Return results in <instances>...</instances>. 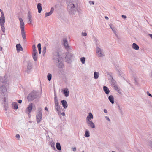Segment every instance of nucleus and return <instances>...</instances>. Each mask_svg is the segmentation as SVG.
<instances>
[{"label": "nucleus", "instance_id": "nucleus-2", "mask_svg": "<svg viewBox=\"0 0 152 152\" xmlns=\"http://www.w3.org/2000/svg\"><path fill=\"white\" fill-rule=\"evenodd\" d=\"M42 110L41 108H38V112L36 116L37 121L38 123L41 120L42 118Z\"/></svg>", "mask_w": 152, "mask_h": 152}, {"label": "nucleus", "instance_id": "nucleus-8", "mask_svg": "<svg viewBox=\"0 0 152 152\" xmlns=\"http://www.w3.org/2000/svg\"><path fill=\"white\" fill-rule=\"evenodd\" d=\"M96 53L99 57H102L103 56V54L101 50V49L99 48H97Z\"/></svg>", "mask_w": 152, "mask_h": 152}, {"label": "nucleus", "instance_id": "nucleus-31", "mask_svg": "<svg viewBox=\"0 0 152 152\" xmlns=\"http://www.w3.org/2000/svg\"><path fill=\"white\" fill-rule=\"evenodd\" d=\"M37 50H33L32 55H34L35 56V55H37Z\"/></svg>", "mask_w": 152, "mask_h": 152}, {"label": "nucleus", "instance_id": "nucleus-51", "mask_svg": "<svg viewBox=\"0 0 152 152\" xmlns=\"http://www.w3.org/2000/svg\"><path fill=\"white\" fill-rule=\"evenodd\" d=\"M117 88H118V87H115V89L116 90H118V89H117Z\"/></svg>", "mask_w": 152, "mask_h": 152}, {"label": "nucleus", "instance_id": "nucleus-45", "mask_svg": "<svg viewBox=\"0 0 152 152\" xmlns=\"http://www.w3.org/2000/svg\"><path fill=\"white\" fill-rule=\"evenodd\" d=\"M39 54H41V49H39Z\"/></svg>", "mask_w": 152, "mask_h": 152}, {"label": "nucleus", "instance_id": "nucleus-34", "mask_svg": "<svg viewBox=\"0 0 152 152\" xmlns=\"http://www.w3.org/2000/svg\"><path fill=\"white\" fill-rule=\"evenodd\" d=\"M37 48H38V50L41 49V44L40 43H39L38 44Z\"/></svg>", "mask_w": 152, "mask_h": 152}, {"label": "nucleus", "instance_id": "nucleus-20", "mask_svg": "<svg viewBox=\"0 0 152 152\" xmlns=\"http://www.w3.org/2000/svg\"><path fill=\"white\" fill-rule=\"evenodd\" d=\"M56 147L58 150H60L61 149V147L59 143L58 142L56 143Z\"/></svg>", "mask_w": 152, "mask_h": 152}, {"label": "nucleus", "instance_id": "nucleus-52", "mask_svg": "<svg viewBox=\"0 0 152 152\" xmlns=\"http://www.w3.org/2000/svg\"><path fill=\"white\" fill-rule=\"evenodd\" d=\"M2 50V48L1 47H0V50L1 51Z\"/></svg>", "mask_w": 152, "mask_h": 152}, {"label": "nucleus", "instance_id": "nucleus-25", "mask_svg": "<svg viewBox=\"0 0 152 152\" xmlns=\"http://www.w3.org/2000/svg\"><path fill=\"white\" fill-rule=\"evenodd\" d=\"M86 58L85 57H82L80 58V61L83 64L85 63Z\"/></svg>", "mask_w": 152, "mask_h": 152}, {"label": "nucleus", "instance_id": "nucleus-17", "mask_svg": "<svg viewBox=\"0 0 152 152\" xmlns=\"http://www.w3.org/2000/svg\"><path fill=\"white\" fill-rule=\"evenodd\" d=\"M56 58L58 59V62H60L62 58L60 57V56L59 54L58 53H56Z\"/></svg>", "mask_w": 152, "mask_h": 152}, {"label": "nucleus", "instance_id": "nucleus-36", "mask_svg": "<svg viewBox=\"0 0 152 152\" xmlns=\"http://www.w3.org/2000/svg\"><path fill=\"white\" fill-rule=\"evenodd\" d=\"M82 35L83 36H86L87 35V34L86 33H82Z\"/></svg>", "mask_w": 152, "mask_h": 152}, {"label": "nucleus", "instance_id": "nucleus-40", "mask_svg": "<svg viewBox=\"0 0 152 152\" xmlns=\"http://www.w3.org/2000/svg\"><path fill=\"white\" fill-rule=\"evenodd\" d=\"M16 137L17 138H20V136L19 134H17L16 136Z\"/></svg>", "mask_w": 152, "mask_h": 152}, {"label": "nucleus", "instance_id": "nucleus-19", "mask_svg": "<svg viewBox=\"0 0 152 152\" xmlns=\"http://www.w3.org/2000/svg\"><path fill=\"white\" fill-rule=\"evenodd\" d=\"M0 89L1 91H2V93H3L6 91L7 90L5 87L4 86H2L0 87Z\"/></svg>", "mask_w": 152, "mask_h": 152}, {"label": "nucleus", "instance_id": "nucleus-27", "mask_svg": "<svg viewBox=\"0 0 152 152\" xmlns=\"http://www.w3.org/2000/svg\"><path fill=\"white\" fill-rule=\"evenodd\" d=\"M52 13V12L51 11H50V12L48 13H45V17L48 16L50 15Z\"/></svg>", "mask_w": 152, "mask_h": 152}, {"label": "nucleus", "instance_id": "nucleus-1", "mask_svg": "<svg viewBox=\"0 0 152 152\" xmlns=\"http://www.w3.org/2000/svg\"><path fill=\"white\" fill-rule=\"evenodd\" d=\"M19 19L20 23V27L21 30L22 36L23 39H26V36L24 30V23L23 19L21 18H19Z\"/></svg>", "mask_w": 152, "mask_h": 152}, {"label": "nucleus", "instance_id": "nucleus-23", "mask_svg": "<svg viewBox=\"0 0 152 152\" xmlns=\"http://www.w3.org/2000/svg\"><path fill=\"white\" fill-rule=\"evenodd\" d=\"M52 77V75L51 74L49 73L48 75V79L49 81H50Z\"/></svg>", "mask_w": 152, "mask_h": 152}, {"label": "nucleus", "instance_id": "nucleus-46", "mask_svg": "<svg viewBox=\"0 0 152 152\" xmlns=\"http://www.w3.org/2000/svg\"><path fill=\"white\" fill-rule=\"evenodd\" d=\"M54 10V9L53 8H51V11L53 12V11Z\"/></svg>", "mask_w": 152, "mask_h": 152}, {"label": "nucleus", "instance_id": "nucleus-56", "mask_svg": "<svg viewBox=\"0 0 152 152\" xmlns=\"http://www.w3.org/2000/svg\"><path fill=\"white\" fill-rule=\"evenodd\" d=\"M112 152H115L114 151H112Z\"/></svg>", "mask_w": 152, "mask_h": 152}, {"label": "nucleus", "instance_id": "nucleus-38", "mask_svg": "<svg viewBox=\"0 0 152 152\" xmlns=\"http://www.w3.org/2000/svg\"><path fill=\"white\" fill-rule=\"evenodd\" d=\"M89 3L90 4H94V2L93 1H89Z\"/></svg>", "mask_w": 152, "mask_h": 152}, {"label": "nucleus", "instance_id": "nucleus-39", "mask_svg": "<svg viewBox=\"0 0 152 152\" xmlns=\"http://www.w3.org/2000/svg\"><path fill=\"white\" fill-rule=\"evenodd\" d=\"M147 93L148 96H150L151 97H152V96L151 94H150L148 92H147Z\"/></svg>", "mask_w": 152, "mask_h": 152}, {"label": "nucleus", "instance_id": "nucleus-28", "mask_svg": "<svg viewBox=\"0 0 152 152\" xmlns=\"http://www.w3.org/2000/svg\"><path fill=\"white\" fill-rule=\"evenodd\" d=\"M89 117V118H90V120L91 118L92 119L93 118V116L92 114L91 113H89V115L87 117Z\"/></svg>", "mask_w": 152, "mask_h": 152}, {"label": "nucleus", "instance_id": "nucleus-33", "mask_svg": "<svg viewBox=\"0 0 152 152\" xmlns=\"http://www.w3.org/2000/svg\"><path fill=\"white\" fill-rule=\"evenodd\" d=\"M117 88V89H118V90L117 91V92L118 93H119L120 94H121V90L120 89H119V88Z\"/></svg>", "mask_w": 152, "mask_h": 152}, {"label": "nucleus", "instance_id": "nucleus-55", "mask_svg": "<svg viewBox=\"0 0 152 152\" xmlns=\"http://www.w3.org/2000/svg\"><path fill=\"white\" fill-rule=\"evenodd\" d=\"M151 75L152 76V72H151Z\"/></svg>", "mask_w": 152, "mask_h": 152}, {"label": "nucleus", "instance_id": "nucleus-35", "mask_svg": "<svg viewBox=\"0 0 152 152\" xmlns=\"http://www.w3.org/2000/svg\"><path fill=\"white\" fill-rule=\"evenodd\" d=\"M33 50H36V47L35 45H33L32 46Z\"/></svg>", "mask_w": 152, "mask_h": 152}, {"label": "nucleus", "instance_id": "nucleus-53", "mask_svg": "<svg viewBox=\"0 0 152 152\" xmlns=\"http://www.w3.org/2000/svg\"><path fill=\"white\" fill-rule=\"evenodd\" d=\"M112 30H113V31L114 32H115V31H114V30H113V28H112Z\"/></svg>", "mask_w": 152, "mask_h": 152}, {"label": "nucleus", "instance_id": "nucleus-37", "mask_svg": "<svg viewBox=\"0 0 152 152\" xmlns=\"http://www.w3.org/2000/svg\"><path fill=\"white\" fill-rule=\"evenodd\" d=\"M122 17L124 19H126V16L124 15H122Z\"/></svg>", "mask_w": 152, "mask_h": 152}, {"label": "nucleus", "instance_id": "nucleus-48", "mask_svg": "<svg viewBox=\"0 0 152 152\" xmlns=\"http://www.w3.org/2000/svg\"><path fill=\"white\" fill-rule=\"evenodd\" d=\"M105 18L107 19V20H108V18L107 17V16H105Z\"/></svg>", "mask_w": 152, "mask_h": 152}, {"label": "nucleus", "instance_id": "nucleus-3", "mask_svg": "<svg viewBox=\"0 0 152 152\" xmlns=\"http://www.w3.org/2000/svg\"><path fill=\"white\" fill-rule=\"evenodd\" d=\"M32 103H30L25 110L26 112L27 113L29 114L31 112L32 108Z\"/></svg>", "mask_w": 152, "mask_h": 152}, {"label": "nucleus", "instance_id": "nucleus-50", "mask_svg": "<svg viewBox=\"0 0 152 152\" xmlns=\"http://www.w3.org/2000/svg\"><path fill=\"white\" fill-rule=\"evenodd\" d=\"M150 36L152 39V34H150Z\"/></svg>", "mask_w": 152, "mask_h": 152}, {"label": "nucleus", "instance_id": "nucleus-6", "mask_svg": "<svg viewBox=\"0 0 152 152\" xmlns=\"http://www.w3.org/2000/svg\"><path fill=\"white\" fill-rule=\"evenodd\" d=\"M5 17L4 13H2V15L0 17V24H4L5 22Z\"/></svg>", "mask_w": 152, "mask_h": 152}, {"label": "nucleus", "instance_id": "nucleus-15", "mask_svg": "<svg viewBox=\"0 0 152 152\" xmlns=\"http://www.w3.org/2000/svg\"><path fill=\"white\" fill-rule=\"evenodd\" d=\"M64 93L65 96L66 97H67L69 96V92L68 91L67 89H65L64 90Z\"/></svg>", "mask_w": 152, "mask_h": 152}, {"label": "nucleus", "instance_id": "nucleus-54", "mask_svg": "<svg viewBox=\"0 0 152 152\" xmlns=\"http://www.w3.org/2000/svg\"><path fill=\"white\" fill-rule=\"evenodd\" d=\"M107 119L108 120H109V118H107Z\"/></svg>", "mask_w": 152, "mask_h": 152}, {"label": "nucleus", "instance_id": "nucleus-22", "mask_svg": "<svg viewBox=\"0 0 152 152\" xmlns=\"http://www.w3.org/2000/svg\"><path fill=\"white\" fill-rule=\"evenodd\" d=\"M54 99L55 106L59 105V103L57 97L55 96Z\"/></svg>", "mask_w": 152, "mask_h": 152}, {"label": "nucleus", "instance_id": "nucleus-10", "mask_svg": "<svg viewBox=\"0 0 152 152\" xmlns=\"http://www.w3.org/2000/svg\"><path fill=\"white\" fill-rule=\"evenodd\" d=\"M103 90L104 92L107 94H108L110 92L108 88L106 86H104L103 87Z\"/></svg>", "mask_w": 152, "mask_h": 152}, {"label": "nucleus", "instance_id": "nucleus-11", "mask_svg": "<svg viewBox=\"0 0 152 152\" xmlns=\"http://www.w3.org/2000/svg\"><path fill=\"white\" fill-rule=\"evenodd\" d=\"M42 5L41 3H39L37 5V8L38 10V12L40 13L41 12L42 8Z\"/></svg>", "mask_w": 152, "mask_h": 152}, {"label": "nucleus", "instance_id": "nucleus-57", "mask_svg": "<svg viewBox=\"0 0 152 152\" xmlns=\"http://www.w3.org/2000/svg\"><path fill=\"white\" fill-rule=\"evenodd\" d=\"M82 152H84V151H83Z\"/></svg>", "mask_w": 152, "mask_h": 152}, {"label": "nucleus", "instance_id": "nucleus-24", "mask_svg": "<svg viewBox=\"0 0 152 152\" xmlns=\"http://www.w3.org/2000/svg\"><path fill=\"white\" fill-rule=\"evenodd\" d=\"M1 26V28L2 31L4 32L5 33V28L4 26V24H0Z\"/></svg>", "mask_w": 152, "mask_h": 152}, {"label": "nucleus", "instance_id": "nucleus-5", "mask_svg": "<svg viewBox=\"0 0 152 152\" xmlns=\"http://www.w3.org/2000/svg\"><path fill=\"white\" fill-rule=\"evenodd\" d=\"M67 5L68 6V9L71 10V11H72V10L75 8L74 5L71 2H68Z\"/></svg>", "mask_w": 152, "mask_h": 152}, {"label": "nucleus", "instance_id": "nucleus-12", "mask_svg": "<svg viewBox=\"0 0 152 152\" xmlns=\"http://www.w3.org/2000/svg\"><path fill=\"white\" fill-rule=\"evenodd\" d=\"M132 47L134 49L136 50H138L139 49V46L135 43L132 44Z\"/></svg>", "mask_w": 152, "mask_h": 152}, {"label": "nucleus", "instance_id": "nucleus-26", "mask_svg": "<svg viewBox=\"0 0 152 152\" xmlns=\"http://www.w3.org/2000/svg\"><path fill=\"white\" fill-rule=\"evenodd\" d=\"M85 135L86 137H89L90 136L89 133L88 131H86L85 132Z\"/></svg>", "mask_w": 152, "mask_h": 152}, {"label": "nucleus", "instance_id": "nucleus-7", "mask_svg": "<svg viewBox=\"0 0 152 152\" xmlns=\"http://www.w3.org/2000/svg\"><path fill=\"white\" fill-rule=\"evenodd\" d=\"M63 41H64V45L65 48L66 49L68 50V49L69 48V46L67 41L66 39H63Z\"/></svg>", "mask_w": 152, "mask_h": 152}, {"label": "nucleus", "instance_id": "nucleus-42", "mask_svg": "<svg viewBox=\"0 0 152 152\" xmlns=\"http://www.w3.org/2000/svg\"><path fill=\"white\" fill-rule=\"evenodd\" d=\"M22 102V101L21 100H19L18 101V102L19 103H21Z\"/></svg>", "mask_w": 152, "mask_h": 152}, {"label": "nucleus", "instance_id": "nucleus-21", "mask_svg": "<svg viewBox=\"0 0 152 152\" xmlns=\"http://www.w3.org/2000/svg\"><path fill=\"white\" fill-rule=\"evenodd\" d=\"M55 107L58 113H60V108L59 105L56 106H55Z\"/></svg>", "mask_w": 152, "mask_h": 152}, {"label": "nucleus", "instance_id": "nucleus-41", "mask_svg": "<svg viewBox=\"0 0 152 152\" xmlns=\"http://www.w3.org/2000/svg\"><path fill=\"white\" fill-rule=\"evenodd\" d=\"M72 149H73V151H76V148H72Z\"/></svg>", "mask_w": 152, "mask_h": 152}, {"label": "nucleus", "instance_id": "nucleus-43", "mask_svg": "<svg viewBox=\"0 0 152 152\" xmlns=\"http://www.w3.org/2000/svg\"><path fill=\"white\" fill-rule=\"evenodd\" d=\"M61 115L63 116H65V113L64 112H63L61 113Z\"/></svg>", "mask_w": 152, "mask_h": 152}, {"label": "nucleus", "instance_id": "nucleus-32", "mask_svg": "<svg viewBox=\"0 0 152 152\" xmlns=\"http://www.w3.org/2000/svg\"><path fill=\"white\" fill-rule=\"evenodd\" d=\"M31 96H32L31 94H29L28 96V99H30L31 100H32V99L31 98Z\"/></svg>", "mask_w": 152, "mask_h": 152}, {"label": "nucleus", "instance_id": "nucleus-9", "mask_svg": "<svg viewBox=\"0 0 152 152\" xmlns=\"http://www.w3.org/2000/svg\"><path fill=\"white\" fill-rule=\"evenodd\" d=\"M61 102L64 108L66 109L67 107L68 104L66 100H61Z\"/></svg>", "mask_w": 152, "mask_h": 152}, {"label": "nucleus", "instance_id": "nucleus-47", "mask_svg": "<svg viewBox=\"0 0 152 152\" xmlns=\"http://www.w3.org/2000/svg\"><path fill=\"white\" fill-rule=\"evenodd\" d=\"M45 110L48 111V108L47 107H45Z\"/></svg>", "mask_w": 152, "mask_h": 152}, {"label": "nucleus", "instance_id": "nucleus-49", "mask_svg": "<svg viewBox=\"0 0 152 152\" xmlns=\"http://www.w3.org/2000/svg\"><path fill=\"white\" fill-rule=\"evenodd\" d=\"M0 11L1 12V15H2V13H4L3 11H2V10H0Z\"/></svg>", "mask_w": 152, "mask_h": 152}, {"label": "nucleus", "instance_id": "nucleus-18", "mask_svg": "<svg viewBox=\"0 0 152 152\" xmlns=\"http://www.w3.org/2000/svg\"><path fill=\"white\" fill-rule=\"evenodd\" d=\"M99 74L98 72H94V77L95 79H97L99 77Z\"/></svg>", "mask_w": 152, "mask_h": 152}, {"label": "nucleus", "instance_id": "nucleus-4", "mask_svg": "<svg viewBox=\"0 0 152 152\" xmlns=\"http://www.w3.org/2000/svg\"><path fill=\"white\" fill-rule=\"evenodd\" d=\"M87 120L88 121V122H87V123L89 126L92 128H94L95 127L94 123L90 120V119L89 117H87Z\"/></svg>", "mask_w": 152, "mask_h": 152}, {"label": "nucleus", "instance_id": "nucleus-14", "mask_svg": "<svg viewBox=\"0 0 152 152\" xmlns=\"http://www.w3.org/2000/svg\"><path fill=\"white\" fill-rule=\"evenodd\" d=\"M16 47L17 50L20 51L22 50V48L21 46V45L20 44H17L16 45Z\"/></svg>", "mask_w": 152, "mask_h": 152}, {"label": "nucleus", "instance_id": "nucleus-29", "mask_svg": "<svg viewBox=\"0 0 152 152\" xmlns=\"http://www.w3.org/2000/svg\"><path fill=\"white\" fill-rule=\"evenodd\" d=\"M32 56L35 61H36L37 60V55H35V56L34 55H32Z\"/></svg>", "mask_w": 152, "mask_h": 152}, {"label": "nucleus", "instance_id": "nucleus-44", "mask_svg": "<svg viewBox=\"0 0 152 152\" xmlns=\"http://www.w3.org/2000/svg\"><path fill=\"white\" fill-rule=\"evenodd\" d=\"M104 112L105 113H107V111L106 110V109H104Z\"/></svg>", "mask_w": 152, "mask_h": 152}, {"label": "nucleus", "instance_id": "nucleus-13", "mask_svg": "<svg viewBox=\"0 0 152 152\" xmlns=\"http://www.w3.org/2000/svg\"><path fill=\"white\" fill-rule=\"evenodd\" d=\"M12 107L14 109H17L18 108V104L16 102H13L12 104Z\"/></svg>", "mask_w": 152, "mask_h": 152}, {"label": "nucleus", "instance_id": "nucleus-16", "mask_svg": "<svg viewBox=\"0 0 152 152\" xmlns=\"http://www.w3.org/2000/svg\"><path fill=\"white\" fill-rule=\"evenodd\" d=\"M108 99H109V100H110V102L112 104L114 103V98H113V96H112L110 95V96H109L108 97Z\"/></svg>", "mask_w": 152, "mask_h": 152}, {"label": "nucleus", "instance_id": "nucleus-30", "mask_svg": "<svg viewBox=\"0 0 152 152\" xmlns=\"http://www.w3.org/2000/svg\"><path fill=\"white\" fill-rule=\"evenodd\" d=\"M28 18H29V20L30 21V23H31V22L32 20L31 18L32 17L31 15L29 14L28 15Z\"/></svg>", "mask_w": 152, "mask_h": 152}]
</instances>
